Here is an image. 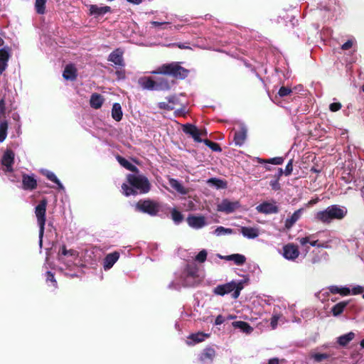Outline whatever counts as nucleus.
Masks as SVG:
<instances>
[{
	"label": "nucleus",
	"instance_id": "obj_60",
	"mask_svg": "<svg viewBox=\"0 0 364 364\" xmlns=\"http://www.w3.org/2000/svg\"><path fill=\"white\" fill-rule=\"evenodd\" d=\"M224 321H225L224 317L221 315H218L215 320V324L220 325V324L223 323Z\"/></svg>",
	"mask_w": 364,
	"mask_h": 364
},
{
	"label": "nucleus",
	"instance_id": "obj_31",
	"mask_svg": "<svg viewBox=\"0 0 364 364\" xmlns=\"http://www.w3.org/2000/svg\"><path fill=\"white\" fill-rule=\"evenodd\" d=\"M42 173L50 181L55 183L60 189H63L64 187L63 184L60 183L59 179L57 178V176L53 173V172L48 171V170H43L42 171Z\"/></svg>",
	"mask_w": 364,
	"mask_h": 364
},
{
	"label": "nucleus",
	"instance_id": "obj_45",
	"mask_svg": "<svg viewBox=\"0 0 364 364\" xmlns=\"http://www.w3.org/2000/svg\"><path fill=\"white\" fill-rule=\"evenodd\" d=\"M6 95L2 96V97L0 99V117L1 118H6Z\"/></svg>",
	"mask_w": 364,
	"mask_h": 364
},
{
	"label": "nucleus",
	"instance_id": "obj_50",
	"mask_svg": "<svg viewBox=\"0 0 364 364\" xmlns=\"http://www.w3.org/2000/svg\"><path fill=\"white\" fill-rule=\"evenodd\" d=\"M292 171H293V160L291 159L287 164L285 169L283 171H284V174L285 176H288L291 174Z\"/></svg>",
	"mask_w": 364,
	"mask_h": 364
},
{
	"label": "nucleus",
	"instance_id": "obj_32",
	"mask_svg": "<svg viewBox=\"0 0 364 364\" xmlns=\"http://www.w3.org/2000/svg\"><path fill=\"white\" fill-rule=\"evenodd\" d=\"M185 272L187 277L196 278L198 276V267L195 264H190L186 265Z\"/></svg>",
	"mask_w": 364,
	"mask_h": 364
},
{
	"label": "nucleus",
	"instance_id": "obj_9",
	"mask_svg": "<svg viewBox=\"0 0 364 364\" xmlns=\"http://www.w3.org/2000/svg\"><path fill=\"white\" fill-rule=\"evenodd\" d=\"M124 50L122 48H116L108 56V60L113 63L117 68H122L125 66L123 58Z\"/></svg>",
	"mask_w": 364,
	"mask_h": 364
},
{
	"label": "nucleus",
	"instance_id": "obj_19",
	"mask_svg": "<svg viewBox=\"0 0 364 364\" xmlns=\"http://www.w3.org/2000/svg\"><path fill=\"white\" fill-rule=\"evenodd\" d=\"M9 48L0 49V74L6 69L10 58Z\"/></svg>",
	"mask_w": 364,
	"mask_h": 364
},
{
	"label": "nucleus",
	"instance_id": "obj_62",
	"mask_svg": "<svg viewBox=\"0 0 364 364\" xmlns=\"http://www.w3.org/2000/svg\"><path fill=\"white\" fill-rule=\"evenodd\" d=\"M116 75L118 76L119 79H124L125 77L124 72L118 70L116 72Z\"/></svg>",
	"mask_w": 364,
	"mask_h": 364
},
{
	"label": "nucleus",
	"instance_id": "obj_38",
	"mask_svg": "<svg viewBox=\"0 0 364 364\" xmlns=\"http://www.w3.org/2000/svg\"><path fill=\"white\" fill-rule=\"evenodd\" d=\"M104 103V98L99 94H92V107L99 109Z\"/></svg>",
	"mask_w": 364,
	"mask_h": 364
},
{
	"label": "nucleus",
	"instance_id": "obj_8",
	"mask_svg": "<svg viewBox=\"0 0 364 364\" xmlns=\"http://www.w3.org/2000/svg\"><path fill=\"white\" fill-rule=\"evenodd\" d=\"M314 235H310L306 237H298L297 240L303 247H306V245L309 243L312 247H317L319 248L325 249H328L331 247L328 242H319L318 240H314Z\"/></svg>",
	"mask_w": 364,
	"mask_h": 364
},
{
	"label": "nucleus",
	"instance_id": "obj_37",
	"mask_svg": "<svg viewBox=\"0 0 364 364\" xmlns=\"http://www.w3.org/2000/svg\"><path fill=\"white\" fill-rule=\"evenodd\" d=\"M9 124L7 120L4 119L0 122V143H2L7 136V131H8Z\"/></svg>",
	"mask_w": 364,
	"mask_h": 364
},
{
	"label": "nucleus",
	"instance_id": "obj_16",
	"mask_svg": "<svg viewBox=\"0 0 364 364\" xmlns=\"http://www.w3.org/2000/svg\"><path fill=\"white\" fill-rule=\"evenodd\" d=\"M256 209L259 213L264 214L277 213L279 212V208L275 203L268 202H264L259 204L257 206Z\"/></svg>",
	"mask_w": 364,
	"mask_h": 364
},
{
	"label": "nucleus",
	"instance_id": "obj_33",
	"mask_svg": "<svg viewBox=\"0 0 364 364\" xmlns=\"http://www.w3.org/2000/svg\"><path fill=\"white\" fill-rule=\"evenodd\" d=\"M170 87L168 80L165 78H159L155 81V90H168Z\"/></svg>",
	"mask_w": 364,
	"mask_h": 364
},
{
	"label": "nucleus",
	"instance_id": "obj_41",
	"mask_svg": "<svg viewBox=\"0 0 364 364\" xmlns=\"http://www.w3.org/2000/svg\"><path fill=\"white\" fill-rule=\"evenodd\" d=\"M46 281L49 286H51L54 288L58 287V283L55 279L54 274L50 271H48L46 273Z\"/></svg>",
	"mask_w": 364,
	"mask_h": 364
},
{
	"label": "nucleus",
	"instance_id": "obj_27",
	"mask_svg": "<svg viewBox=\"0 0 364 364\" xmlns=\"http://www.w3.org/2000/svg\"><path fill=\"white\" fill-rule=\"evenodd\" d=\"M232 325L234 328H239L241 331L246 333H250L253 331V328L249 323L245 321H234L232 322Z\"/></svg>",
	"mask_w": 364,
	"mask_h": 364
},
{
	"label": "nucleus",
	"instance_id": "obj_5",
	"mask_svg": "<svg viewBox=\"0 0 364 364\" xmlns=\"http://www.w3.org/2000/svg\"><path fill=\"white\" fill-rule=\"evenodd\" d=\"M48 200L46 198L40 200L39 203L35 208V214L39 226V244L42 246L43 237L44 235L45 225L46 221V207Z\"/></svg>",
	"mask_w": 364,
	"mask_h": 364
},
{
	"label": "nucleus",
	"instance_id": "obj_26",
	"mask_svg": "<svg viewBox=\"0 0 364 364\" xmlns=\"http://www.w3.org/2000/svg\"><path fill=\"white\" fill-rule=\"evenodd\" d=\"M138 83L144 90H155V80L149 77H140Z\"/></svg>",
	"mask_w": 364,
	"mask_h": 364
},
{
	"label": "nucleus",
	"instance_id": "obj_40",
	"mask_svg": "<svg viewBox=\"0 0 364 364\" xmlns=\"http://www.w3.org/2000/svg\"><path fill=\"white\" fill-rule=\"evenodd\" d=\"M46 1L47 0H36L35 9L38 14H45Z\"/></svg>",
	"mask_w": 364,
	"mask_h": 364
},
{
	"label": "nucleus",
	"instance_id": "obj_28",
	"mask_svg": "<svg viewBox=\"0 0 364 364\" xmlns=\"http://www.w3.org/2000/svg\"><path fill=\"white\" fill-rule=\"evenodd\" d=\"M117 160L119 163V164L122 166H123L124 168H125L126 169H127L130 171H132L134 173L139 172L138 168L136 166L131 164L129 161H127L126 159L123 158L122 156H117Z\"/></svg>",
	"mask_w": 364,
	"mask_h": 364
},
{
	"label": "nucleus",
	"instance_id": "obj_51",
	"mask_svg": "<svg viewBox=\"0 0 364 364\" xmlns=\"http://www.w3.org/2000/svg\"><path fill=\"white\" fill-rule=\"evenodd\" d=\"M60 254L63 256H74L75 255V251L73 250H67L65 245H63L61 247V250L60 251Z\"/></svg>",
	"mask_w": 364,
	"mask_h": 364
},
{
	"label": "nucleus",
	"instance_id": "obj_2",
	"mask_svg": "<svg viewBox=\"0 0 364 364\" xmlns=\"http://www.w3.org/2000/svg\"><path fill=\"white\" fill-rule=\"evenodd\" d=\"M348 210L346 207L338 205H331L326 209L316 212L314 214V220L323 224L328 225L333 220H341L347 215Z\"/></svg>",
	"mask_w": 364,
	"mask_h": 364
},
{
	"label": "nucleus",
	"instance_id": "obj_47",
	"mask_svg": "<svg viewBox=\"0 0 364 364\" xmlns=\"http://www.w3.org/2000/svg\"><path fill=\"white\" fill-rule=\"evenodd\" d=\"M207 255H208L207 251L205 250H202L196 256L195 260L200 263H203L206 260Z\"/></svg>",
	"mask_w": 364,
	"mask_h": 364
},
{
	"label": "nucleus",
	"instance_id": "obj_43",
	"mask_svg": "<svg viewBox=\"0 0 364 364\" xmlns=\"http://www.w3.org/2000/svg\"><path fill=\"white\" fill-rule=\"evenodd\" d=\"M207 183L211 186H215L218 188L225 187V183L223 180L216 178H209Z\"/></svg>",
	"mask_w": 364,
	"mask_h": 364
},
{
	"label": "nucleus",
	"instance_id": "obj_49",
	"mask_svg": "<svg viewBox=\"0 0 364 364\" xmlns=\"http://www.w3.org/2000/svg\"><path fill=\"white\" fill-rule=\"evenodd\" d=\"M291 88L289 87H281L280 89L279 90V92H278V95L283 97H286L289 95H290L291 93Z\"/></svg>",
	"mask_w": 364,
	"mask_h": 364
},
{
	"label": "nucleus",
	"instance_id": "obj_23",
	"mask_svg": "<svg viewBox=\"0 0 364 364\" xmlns=\"http://www.w3.org/2000/svg\"><path fill=\"white\" fill-rule=\"evenodd\" d=\"M112 9L109 6H99L92 4V17L100 18L106 14L111 13Z\"/></svg>",
	"mask_w": 364,
	"mask_h": 364
},
{
	"label": "nucleus",
	"instance_id": "obj_58",
	"mask_svg": "<svg viewBox=\"0 0 364 364\" xmlns=\"http://www.w3.org/2000/svg\"><path fill=\"white\" fill-rule=\"evenodd\" d=\"M175 46L181 49H191L190 46H188L184 43H172V44L168 45V46Z\"/></svg>",
	"mask_w": 364,
	"mask_h": 364
},
{
	"label": "nucleus",
	"instance_id": "obj_57",
	"mask_svg": "<svg viewBox=\"0 0 364 364\" xmlns=\"http://www.w3.org/2000/svg\"><path fill=\"white\" fill-rule=\"evenodd\" d=\"M186 113V108L184 106H182L180 109H177L174 111V114L176 117L184 115Z\"/></svg>",
	"mask_w": 364,
	"mask_h": 364
},
{
	"label": "nucleus",
	"instance_id": "obj_4",
	"mask_svg": "<svg viewBox=\"0 0 364 364\" xmlns=\"http://www.w3.org/2000/svg\"><path fill=\"white\" fill-rule=\"evenodd\" d=\"M244 282L243 281H231L224 284H220L217 286L213 292L220 296H224L227 294L231 293L232 297L233 299H237L240 294L241 290L244 287Z\"/></svg>",
	"mask_w": 364,
	"mask_h": 364
},
{
	"label": "nucleus",
	"instance_id": "obj_21",
	"mask_svg": "<svg viewBox=\"0 0 364 364\" xmlns=\"http://www.w3.org/2000/svg\"><path fill=\"white\" fill-rule=\"evenodd\" d=\"M303 211V208H299L296 210L289 218L286 219L284 227L287 230H290L293 225L300 219Z\"/></svg>",
	"mask_w": 364,
	"mask_h": 364
},
{
	"label": "nucleus",
	"instance_id": "obj_10",
	"mask_svg": "<svg viewBox=\"0 0 364 364\" xmlns=\"http://www.w3.org/2000/svg\"><path fill=\"white\" fill-rule=\"evenodd\" d=\"M282 250V255L286 259L294 261L299 256V247L294 243L285 245Z\"/></svg>",
	"mask_w": 364,
	"mask_h": 364
},
{
	"label": "nucleus",
	"instance_id": "obj_44",
	"mask_svg": "<svg viewBox=\"0 0 364 364\" xmlns=\"http://www.w3.org/2000/svg\"><path fill=\"white\" fill-rule=\"evenodd\" d=\"M232 232H233L232 229L226 228L223 226L218 227L214 231V234L217 236H220V235H226V234H232Z\"/></svg>",
	"mask_w": 364,
	"mask_h": 364
},
{
	"label": "nucleus",
	"instance_id": "obj_42",
	"mask_svg": "<svg viewBox=\"0 0 364 364\" xmlns=\"http://www.w3.org/2000/svg\"><path fill=\"white\" fill-rule=\"evenodd\" d=\"M171 218L176 224H179L183 221V216L181 212L173 208L171 210Z\"/></svg>",
	"mask_w": 364,
	"mask_h": 364
},
{
	"label": "nucleus",
	"instance_id": "obj_46",
	"mask_svg": "<svg viewBox=\"0 0 364 364\" xmlns=\"http://www.w3.org/2000/svg\"><path fill=\"white\" fill-rule=\"evenodd\" d=\"M205 145H207L209 148H210L214 151H221V148L220 145L215 142H213L208 139H205L203 141Z\"/></svg>",
	"mask_w": 364,
	"mask_h": 364
},
{
	"label": "nucleus",
	"instance_id": "obj_48",
	"mask_svg": "<svg viewBox=\"0 0 364 364\" xmlns=\"http://www.w3.org/2000/svg\"><path fill=\"white\" fill-rule=\"evenodd\" d=\"M284 159L283 157L278 156V157H274V158L269 159L267 161L262 160V161L275 164V165H280L284 163Z\"/></svg>",
	"mask_w": 364,
	"mask_h": 364
},
{
	"label": "nucleus",
	"instance_id": "obj_55",
	"mask_svg": "<svg viewBox=\"0 0 364 364\" xmlns=\"http://www.w3.org/2000/svg\"><path fill=\"white\" fill-rule=\"evenodd\" d=\"M269 184H270V186L272 187V190H274V191H279L281 188V186L279 183L278 179L275 178L274 180L271 181Z\"/></svg>",
	"mask_w": 364,
	"mask_h": 364
},
{
	"label": "nucleus",
	"instance_id": "obj_1",
	"mask_svg": "<svg viewBox=\"0 0 364 364\" xmlns=\"http://www.w3.org/2000/svg\"><path fill=\"white\" fill-rule=\"evenodd\" d=\"M128 183L122 185V193L126 196L138 193L145 194L151 190V183L144 175L139 173H129L127 176Z\"/></svg>",
	"mask_w": 364,
	"mask_h": 364
},
{
	"label": "nucleus",
	"instance_id": "obj_18",
	"mask_svg": "<svg viewBox=\"0 0 364 364\" xmlns=\"http://www.w3.org/2000/svg\"><path fill=\"white\" fill-rule=\"evenodd\" d=\"M247 129L245 126H241L239 131L235 132L233 141L236 146H241L244 144L247 138Z\"/></svg>",
	"mask_w": 364,
	"mask_h": 364
},
{
	"label": "nucleus",
	"instance_id": "obj_35",
	"mask_svg": "<svg viewBox=\"0 0 364 364\" xmlns=\"http://www.w3.org/2000/svg\"><path fill=\"white\" fill-rule=\"evenodd\" d=\"M355 337V333L353 332H349L346 334L342 335L338 338V343L342 346H346L349 342H350Z\"/></svg>",
	"mask_w": 364,
	"mask_h": 364
},
{
	"label": "nucleus",
	"instance_id": "obj_29",
	"mask_svg": "<svg viewBox=\"0 0 364 364\" xmlns=\"http://www.w3.org/2000/svg\"><path fill=\"white\" fill-rule=\"evenodd\" d=\"M168 184L172 188L181 194L186 195L188 193L187 190L176 179L169 178Z\"/></svg>",
	"mask_w": 364,
	"mask_h": 364
},
{
	"label": "nucleus",
	"instance_id": "obj_25",
	"mask_svg": "<svg viewBox=\"0 0 364 364\" xmlns=\"http://www.w3.org/2000/svg\"><path fill=\"white\" fill-rule=\"evenodd\" d=\"M219 257L227 261H233L237 265H242L246 262V257L243 255L240 254H232L226 256L219 255Z\"/></svg>",
	"mask_w": 364,
	"mask_h": 364
},
{
	"label": "nucleus",
	"instance_id": "obj_12",
	"mask_svg": "<svg viewBox=\"0 0 364 364\" xmlns=\"http://www.w3.org/2000/svg\"><path fill=\"white\" fill-rule=\"evenodd\" d=\"M15 154L11 149H6L1 158V164L5 166L6 172L13 171V164L14 163Z\"/></svg>",
	"mask_w": 364,
	"mask_h": 364
},
{
	"label": "nucleus",
	"instance_id": "obj_30",
	"mask_svg": "<svg viewBox=\"0 0 364 364\" xmlns=\"http://www.w3.org/2000/svg\"><path fill=\"white\" fill-rule=\"evenodd\" d=\"M122 115H123V113H122V107L120 105L119 103H114L112 106V118L117 121V122H119L122 118Z\"/></svg>",
	"mask_w": 364,
	"mask_h": 364
},
{
	"label": "nucleus",
	"instance_id": "obj_36",
	"mask_svg": "<svg viewBox=\"0 0 364 364\" xmlns=\"http://www.w3.org/2000/svg\"><path fill=\"white\" fill-rule=\"evenodd\" d=\"M348 302L347 301H341L336 304L331 309L332 314L334 316H338L341 314L344 310V309L348 305Z\"/></svg>",
	"mask_w": 364,
	"mask_h": 364
},
{
	"label": "nucleus",
	"instance_id": "obj_15",
	"mask_svg": "<svg viewBox=\"0 0 364 364\" xmlns=\"http://www.w3.org/2000/svg\"><path fill=\"white\" fill-rule=\"evenodd\" d=\"M167 102H161L158 103L159 108L165 110H173L176 105H180L178 99L176 95L169 96L167 98Z\"/></svg>",
	"mask_w": 364,
	"mask_h": 364
},
{
	"label": "nucleus",
	"instance_id": "obj_11",
	"mask_svg": "<svg viewBox=\"0 0 364 364\" xmlns=\"http://www.w3.org/2000/svg\"><path fill=\"white\" fill-rule=\"evenodd\" d=\"M239 208L240 203L238 201H230L228 199H224L217 205V210L225 213H231Z\"/></svg>",
	"mask_w": 364,
	"mask_h": 364
},
{
	"label": "nucleus",
	"instance_id": "obj_17",
	"mask_svg": "<svg viewBox=\"0 0 364 364\" xmlns=\"http://www.w3.org/2000/svg\"><path fill=\"white\" fill-rule=\"evenodd\" d=\"M215 356V350L211 348H205L199 357L200 361L203 364L212 363Z\"/></svg>",
	"mask_w": 364,
	"mask_h": 364
},
{
	"label": "nucleus",
	"instance_id": "obj_7",
	"mask_svg": "<svg viewBox=\"0 0 364 364\" xmlns=\"http://www.w3.org/2000/svg\"><path fill=\"white\" fill-rule=\"evenodd\" d=\"M183 131L185 134L191 136L194 141L201 142L200 136L207 135L205 130H200L193 124H186L183 125Z\"/></svg>",
	"mask_w": 364,
	"mask_h": 364
},
{
	"label": "nucleus",
	"instance_id": "obj_59",
	"mask_svg": "<svg viewBox=\"0 0 364 364\" xmlns=\"http://www.w3.org/2000/svg\"><path fill=\"white\" fill-rule=\"evenodd\" d=\"M353 43V42L352 40H348L345 43L342 45L341 48L343 50H348L352 47Z\"/></svg>",
	"mask_w": 364,
	"mask_h": 364
},
{
	"label": "nucleus",
	"instance_id": "obj_64",
	"mask_svg": "<svg viewBox=\"0 0 364 364\" xmlns=\"http://www.w3.org/2000/svg\"><path fill=\"white\" fill-rule=\"evenodd\" d=\"M151 23L154 26H159L164 24H167V22H158V21H151Z\"/></svg>",
	"mask_w": 364,
	"mask_h": 364
},
{
	"label": "nucleus",
	"instance_id": "obj_20",
	"mask_svg": "<svg viewBox=\"0 0 364 364\" xmlns=\"http://www.w3.org/2000/svg\"><path fill=\"white\" fill-rule=\"evenodd\" d=\"M119 258V254L114 252L108 254L104 259L103 267L105 270H108L113 267Z\"/></svg>",
	"mask_w": 364,
	"mask_h": 364
},
{
	"label": "nucleus",
	"instance_id": "obj_63",
	"mask_svg": "<svg viewBox=\"0 0 364 364\" xmlns=\"http://www.w3.org/2000/svg\"><path fill=\"white\" fill-rule=\"evenodd\" d=\"M268 364H279V359L277 358H271L269 360Z\"/></svg>",
	"mask_w": 364,
	"mask_h": 364
},
{
	"label": "nucleus",
	"instance_id": "obj_14",
	"mask_svg": "<svg viewBox=\"0 0 364 364\" xmlns=\"http://www.w3.org/2000/svg\"><path fill=\"white\" fill-rule=\"evenodd\" d=\"M186 220L188 225L194 229L202 228L207 224L205 218L203 215H189Z\"/></svg>",
	"mask_w": 364,
	"mask_h": 364
},
{
	"label": "nucleus",
	"instance_id": "obj_22",
	"mask_svg": "<svg viewBox=\"0 0 364 364\" xmlns=\"http://www.w3.org/2000/svg\"><path fill=\"white\" fill-rule=\"evenodd\" d=\"M77 76V69L73 64H68L65 66L63 73V77L66 80L74 81Z\"/></svg>",
	"mask_w": 364,
	"mask_h": 364
},
{
	"label": "nucleus",
	"instance_id": "obj_39",
	"mask_svg": "<svg viewBox=\"0 0 364 364\" xmlns=\"http://www.w3.org/2000/svg\"><path fill=\"white\" fill-rule=\"evenodd\" d=\"M208 334H205L201 332L193 333L189 336L188 338L193 341V343H200L205 340V338L208 337Z\"/></svg>",
	"mask_w": 364,
	"mask_h": 364
},
{
	"label": "nucleus",
	"instance_id": "obj_24",
	"mask_svg": "<svg viewBox=\"0 0 364 364\" xmlns=\"http://www.w3.org/2000/svg\"><path fill=\"white\" fill-rule=\"evenodd\" d=\"M240 232L245 237L248 239H255L259 235V228L252 227H242Z\"/></svg>",
	"mask_w": 364,
	"mask_h": 364
},
{
	"label": "nucleus",
	"instance_id": "obj_61",
	"mask_svg": "<svg viewBox=\"0 0 364 364\" xmlns=\"http://www.w3.org/2000/svg\"><path fill=\"white\" fill-rule=\"evenodd\" d=\"M284 174L283 169L282 168H278L277 173L275 174L274 177L276 179L279 180L280 177Z\"/></svg>",
	"mask_w": 364,
	"mask_h": 364
},
{
	"label": "nucleus",
	"instance_id": "obj_6",
	"mask_svg": "<svg viewBox=\"0 0 364 364\" xmlns=\"http://www.w3.org/2000/svg\"><path fill=\"white\" fill-rule=\"evenodd\" d=\"M161 208L162 206L160 203L150 199L140 200L136 204L137 210L151 216L156 215L161 210Z\"/></svg>",
	"mask_w": 364,
	"mask_h": 364
},
{
	"label": "nucleus",
	"instance_id": "obj_54",
	"mask_svg": "<svg viewBox=\"0 0 364 364\" xmlns=\"http://www.w3.org/2000/svg\"><path fill=\"white\" fill-rule=\"evenodd\" d=\"M341 107L342 105L340 102H333L329 105V109L333 112L338 111L339 109H341Z\"/></svg>",
	"mask_w": 364,
	"mask_h": 364
},
{
	"label": "nucleus",
	"instance_id": "obj_34",
	"mask_svg": "<svg viewBox=\"0 0 364 364\" xmlns=\"http://www.w3.org/2000/svg\"><path fill=\"white\" fill-rule=\"evenodd\" d=\"M328 289L332 294H339L342 296H347L350 294V290L348 287H339L338 286H331Z\"/></svg>",
	"mask_w": 364,
	"mask_h": 364
},
{
	"label": "nucleus",
	"instance_id": "obj_52",
	"mask_svg": "<svg viewBox=\"0 0 364 364\" xmlns=\"http://www.w3.org/2000/svg\"><path fill=\"white\" fill-rule=\"evenodd\" d=\"M312 357L316 361L321 362V360L326 359L328 355L326 353H316L314 354Z\"/></svg>",
	"mask_w": 364,
	"mask_h": 364
},
{
	"label": "nucleus",
	"instance_id": "obj_13",
	"mask_svg": "<svg viewBox=\"0 0 364 364\" xmlns=\"http://www.w3.org/2000/svg\"><path fill=\"white\" fill-rule=\"evenodd\" d=\"M38 183L33 175L22 174L21 188L25 191H33L37 188Z\"/></svg>",
	"mask_w": 364,
	"mask_h": 364
},
{
	"label": "nucleus",
	"instance_id": "obj_53",
	"mask_svg": "<svg viewBox=\"0 0 364 364\" xmlns=\"http://www.w3.org/2000/svg\"><path fill=\"white\" fill-rule=\"evenodd\" d=\"M280 316L278 314H274L271 318V327L272 329H275L277 327L278 321Z\"/></svg>",
	"mask_w": 364,
	"mask_h": 364
},
{
	"label": "nucleus",
	"instance_id": "obj_3",
	"mask_svg": "<svg viewBox=\"0 0 364 364\" xmlns=\"http://www.w3.org/2000/svg\"><path fill=\"white\" fill-rule=\"evenodd\" d=\"M155 74H162L173 76L176 78L184 79L188 76V70L183 68L180 63L173 62L171 63L163 64L158 68L157 70L154 71Z\"/></svg>",
	"mask_w": 364,
	"mask_h": 364
},
{
	"label": "nucleus",
	"instance_id": "obj_56",
	"mask_svg": "<svg viewBox=\"0 0 364 364\" xmlns=\"http://www.w3.org/2000/svg\"><path fill=\"white\" fill-rule=\"evenodd\" d=\"M363 291H364V287L359 286V285L353 287L351 290V293L353 295L362 294V293H363Z\"/></svg>",
	"mask_w": 364,
	"mask_h": 364
}]
</instances>
